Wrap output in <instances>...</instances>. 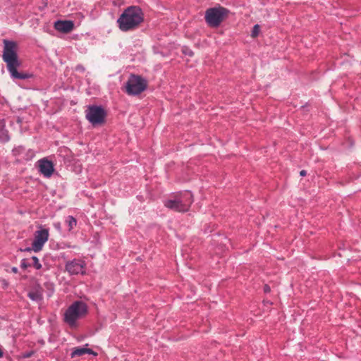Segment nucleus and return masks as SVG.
Here are the masks:
<instances>
[{
  "instance_id": "10",
  "label": "nucleus",
  "mask_w": 361,
  "mask_h": 361,
  "mask_svg": "<svg viewBox=\"0 0 361 361\" xmlns=\"http://www.w3.org/2000/svg\"><path fill=\"white\" fill-rule=\"evenodd\" d=\"M39 170L45 177H50L54 172V165L51 161L42 159L38 161Z\"/></svg>"
},
{
  "instance_id": "22",
  "label": "nucleus",
  "mask_w": 361,
  "mask_h": 361,
  "mask_svg": "<svg viewBox=\"0 0 361 361\" xmlns=\"http://www.w3.org/2000/svg\"><path fill=\"white\" fill-rule=\"evenodd\" d=\"M12 271H13L14 273H17L18 269H17V268H16V267H13V268L12 269Z\"/></svg>"
},
{
  "instance_id": "18",
  "label": "nucleus",
  "mask_w": 361,
  "mask_h": 361,
  "mask_svg": "<svg viewBox=\"0 0 361 361\" xmlns=\"http://www.w3.org/2000/svg\"><path fill=\"white\" fill-rule=\"evenodd\" d=\"M29 265L26 264L25 260L23 259L21 263V267L24 269L27 268Z\"/></svg>"
},
{
  "instance_id": "23",
  "label": "nucleus",
  "mask_w": 361,
  "mask_h": 361,
  "mask_svg": "<svg viewBox=\"0 0 361 361\" xmlns=\"http://www.w3.org/2000/svg\"><path fill=\"white\" fill-rule=\"evenodd\" d=\"M31 355H32V353H27L25 357H29L31 356Z\"/></svg>"
},
{
  "instance_id": "17",
  "label": "nucleus",
  "mask_w": 361,
  "mask_h": 361,
  "mask_svg": "<svg viewBox=\"0 0 361 361\" xmlns=\"http://www.w3.org/2000/svg\"><path fill=\"white\" fill-rule=\"evenodd\" d=\"M270 290H271L270 287L268 285H265L264 286V291L265 293H269V292H270Z\"/></svg>"
},
{
  "instance_id": "5",
  "label": "nucleus",
  "mask_w": 361,
  "mask_h": 361,
  "mask_svg": "<svg viewBox=\"0 0 361 361\" xmlns=\"http://www.w3.org/2000/svg\"><path fill=\"white\" fill-rule=\"evenodd\" d=\"M228 10L222 6L208 8L205 11V21L212 27H217L227 18Z\"/></svg>"
},
{
  "instance_id": "11",
  "label": "nucleus",
  "mask_w": 361,
  "mask_h": 361,
  "mask_svg": "<svg viewBox=\"0 0 361 361\" xmlns=\"http://www.w3.org/2000/svg\"><path fill=\"white\" fill-rule=\"evenodd\" d=\"M54 28L62 33H69L74 28V23L71 20H58L54 23Z\"/></svg>"
},
{
  "instance_id": "21",
  "label": "nucleus",
  "mask_w": 361,
  "mask_h": 361,
  "mask_svg": "<svg viewBox=\"0 0 361 361\" xmlns=\"http://www.w3.org/2000/svg\"><path fill=\"white\" fill-rule=\"evenodd\" d=\"M31 250H33L32 249V247H27V248H25L23 251H25V252H30Z\"/></svg>"
},
{
  "instance_id": "13",
  "label": "nucleus",
  "mask_w": 361,
  "mask_h": 361,
  "mask_svg": "<svg viewBox=\"0 0 361 361\" xmlns=\"http://www.w3.org/2000/svg\"><path fill=\"white\" fill-rule=\"evenodd\" d=\"M85 354L93 355L94 356L97 355V353L93 351L92 349L85 347H78L73 348L71 356L72 358H73L75 357L82 356Z\"/></svg>"
},
{
  "instance_id": "6",
  "label": "nucleus",
  "mask_w": 361,
  "mask_h": 361,
  "mask_svg": "<svg viewBox=\"0 0 361 361\" xmlns=\"http://www.w3.org/2000/svg\"><path fill=\"white\" fill-rule=\"evenodd\" d=\"M86 118L93 126L104 123L106 113L105 110L99 106H89L86 110Z\"/></svg>"
},
{
  "instance_id": "20",
  "label": "nucleus",
  "mask_w": 361,
  "mask_h": 361,
  "mask_svg": "<svg viewBox=\"0 0 361 361\" xmlns=\"http://www.w3.org/2000/svg\"><path fill=\"white\" fill-rule=\"evenodd\" d=\"M306 173H307V172H306V171H305V170H302V171L300 172V176H306Z\"/></svg>"
},
{
  "instance_id": "19",
  "label": "nucleus",
  "mask_w": 361,
  "mask_h": 361,
  "mask_svg": "<svg viewBox=\"0 0 361 361\" xmlns=\"http://www.w3.org/2000/svg\"><path fill=\"white\" fill-rule=\"evenodd\" d=\"M4 356V349L2 346L0 345V358H1Z\"/></svg>"
},
{
  "instance_id": "4",
  "label": "nucleus",
  "mask_w": 361,
  "mask_h": 361,
  "mask_svg": "<svg viewBox=\"0 0 361 361\" xmlns=\"http://www.w3.org/2000/svg\"><path fill=\"white\" fill-rule=\"evenodd\" d=\"M192 195L189 191H185L174 197V199L166 200L164 205L176 212H187L192 203Z\"/></svg>"
},
{
  "instance_id": "8",
  "label": "nucleus",
  "mask_w": 361,
  "mask_h": 361,
  "mask_svg": "<svg viewBox=\"0 0 361 361\" xmlns=\"http://www.w3.org/2000/svg\"><path fill=\"white\" fill-rule=\"evenodd\" d=\"M49 230L46 228H41L35 233L34 240L32 243V249L35 252L42 250L44 245L48 240Z\"/></svg>"
},
{
  "instance_id": "14",
  "label": "nucleus",
  "mask_w": 361,
  "mask_h": 361,
  "mask_svg": "<svg viewBox=\"0 0 361 361\" xmlns=\"http://www.w3.org/2000/svg\"><path fill=\"white\" fill-rule=\"evenodd\" d=\"M66 223L68 224V231H71L76 226L77 221L73 216H68L66 220Z\"/></svg>"
},
{
  "instance_id": "3",
  "label": "nucleus",
  "mask_w": 361,
  "mask_h": 361,
  "mask_svg": "<svg viewBox=\"0 0 361 361\" xmlns=\"http://www.w3.org/2000/svg\"><path fill=\"white\" fill-rule=\"evenodd\" d=\"M88 312L87 305L82 301H75L64 313V321L71 327L77 325V321L85 317Z\"/></svg>"
},
{
  "instance_id": "2",
  "label": "nucleus",
  "mask_w": 361,
  "mask_h": 361,
  "mask_svg": "<svg viewBox=\"0 0 361 361\" xmlns=\"http://www.w3.org/2000/svg\"><path fill=\"white\" fill-rule=\"evenodd\" d=\"M143 13L137 6H130L124 10L117 20L118 27L123 32L137 28L143 21Z\"/></svg>"
},
{
  "instance_id": "7",
  "label": "nucleus",
  "mask_w": 361,
  "mask_h": 361,
  "mask_svg": "<svg viewBox=\"0 0 361 361\" xmlns=\"http://www.w3.org/2000/svg\"><path fill=\"white\" fill-rule=\"evenodd\" d=\"M147 87V82L140 76L132 75L126 85V92L130 95H137Z\"/></svg>"
},
{
  "instance_id": "9",
  "label": "nucleus",
  "mask_w": 361,
  "mask_h": 361,
  "mask_svg": "<svg viewBox=\"0 0 361 361\" xmlns=\"http://www.w3.org/2000/svg\"><path fill=\"white\" fill-rule=\"evenodd\" d=\"M85 267V263L83 261L75 259L66 263V269L71 274H83Z\"/></svg>"
},
{
  "instance_id": "12",
  "label": "nucleus",
  "mask_w": 361,
  "mask_h": 361,
  "mask_svg": "<svg viewBox=\"0 0 361 361\" xmlns=\"http://www.w3.org/2000/svg\"><path fill=\"white\" fill-rule=\"evenodd\" d=\"M27 296L33 301L41 302L43 299L42 288L39 285H36L28 292Z\"/></svg>"
},
{
  "instance_id": "15",
  "label": "nucleus",
  "mask_w": 361,
  "mask_h": 361,
  "mask_svg": "<svg viewBox=\"0 0 361 361\" xmlns=\"http://www.w3.org/2000/svg\"><path fill=\"white\" fill-rule=\"evenodd\" d=\"M259 32H260L259 25H254L252 30L251 37L253 38L257 37L258 36Z\"/></svg>"
},
{
  "instance_id": "16",
  "label": "nucleus",
  "mask_w": 361,
  "mask_h": 361,
  "mask_svg": "<svg viewBox=\"0 0 361 361\" xmlns=\"http://www.w3.org/2000/svg\"><path fill=\"white\" fill-rule=\"evenodd\" d=\"M32 266L37 269H40L42 268V264L39 263V261L37 257H32Z\"/></svg>"
},
{
  "instance_id": "1",
  "label": "nucleus",
  "mask_w": 361,
  "mask_h": 361,
  "mask_svg": "<svg viewBox=\"0 0 361 361\" xmlns=\"http://www.w3.org/2000/svg\"><path fill=\"white\" fill-rule=\"evenodd\" d=\"M4 47L2 58L4 62L6 63L7 69L11 77L14 79L20 80L29 78L30 77L29 74L25 73H20L17 71V68L20 66V62L18 58V46L16 42L4 39Z\"/></svg>"
}]
</instances>
